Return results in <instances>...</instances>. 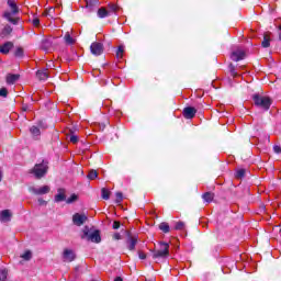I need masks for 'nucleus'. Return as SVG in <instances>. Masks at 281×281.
I'll return each instance as SVG.
<instances>
[{
  "instance_id": "1",
  "label": "nucleus",
  "mask_w": 281,
  "mask_h": 281,
  "mask_svg": "<svg viewBox=\"0 0 281 281\" xmlns=\"http://www.w3.org/2000/svg\"><path fill=\"white\" fill-rule=\"evenodd\" d=\"M83 236H81L82 240H89L90 243H102V237L100 236V231L91 229L89 226H85L82 229Z\"/></svg>"
},
{
  "instance_id": "2",
  "label": "nucleus",
  "mask_w": 281,
  "mask_h": 281,
  "mask_svg": "<svg viewBox=\"0 0 281 281\" xmlns=\"http://www.w3.org/2000/svg\"><path fill=\"white\" fill-rule=\"evenodd\" d=\"M47 170H49V166L47 161L43 160L41 164H36L29 173L34 176L35 179H43L45 175H47Z\"/></svg>"
},
{
  "instance_id": "3",
  "label": "nucleus",
  "mask_w": 281,
  "mask_h": 281,
  "mask_svg": "<svg viewBox=\"0 0 281 281\" xmlns=\"http://www.w3.org/2000/svg\"><path fill=\"white\" fill-rule=\"evenodd\" d=\"M8 5L11 8V11H5L3 13V18L7 19L9 23L16 25V23H19V19L13 16L19 14V7H16V2L14 0H8Z\"/></svg>"
},
{
  "instance_id": "4",
  "label": "nucleus",
  "mask_w": 281,
  "mask_h": 281,
  "mask_svg": "<svg viewBox=\"0 0 281 281\" xmlns=\"http://www.w3.org/2000/svg\"><path fill=\"white\" fill-rule=\"evenodd\" d=\"M252 100L255 102V105L259 106V109H263V111H269V109L271 108V99H269V97L254 94Z\"/></svg>"
},
{
  "instance_id": "5",
  "label": "nucleus",
  "mask_w": 281,
  "mask_h": 281,
  "mask_svg": "<svg viewBox=\"0 0 281 281\" xmlns=\"http://www.w3.org/2000/svg\"><path fill=\"white\" fill-rule=\"evenodd\" d=\"M170 256V245L168 243H160L159 249L154 250L153 258H168Z\"/></svg>"
},
{
  "instance_id": "6",
  "label": "nucleus",
  "mask_w": 281,
  "mask_h": 281,
  "mask_svg": "<svg viewBox=\"0 0 281 281\" xmlns=\"http://www.w3.org/2000/svg\"><path fill=\"white\" fill-rule=\"evenodd\" d=\"M90 52L93 56H102L104 53V44L100 42H93L90 46Z\"/></svg>"
},
{
  "instance_id": "7",
  "label": "nucleus",
  "mask_w": 281,
  "mask_h": 281,
  "mask_svg": "<svg viewBox=\"0 0 281 281\" xmlns=\"http://www.w3.org/2000/svg\"><path fill=\"white\" fill-rule=\"evenodd\" d=\"M50 190L52 188H49V186H44L41 188H36V187L29 188V192H32V194H36V195L49 194Z\"/></svg>"
},
{
  "instance_id": "8",
  "label": "nucleus",
  "mask_w": 281,
  "mask_h": 281,
  "mask_svg": "<svg viewBox=\"0 0 281 281\" xmlns=\"http://www.w3.org/2000/svg\"><path fill=\"white\" fill-rule=\"evenodd\" d=\"M72 223L74 225H77V227H81V225H85V223H87V215L80 213L74 214Z\"/></svg>"
},
{
  "instance_id": "9",
  "label": "nucleus",
  "mask_w": 281,
  "mask_h": 281,
  "mask_svg": "<svg viewBox=\"0 0 281 281\" xmlns=\"http://www.w3.org/2000/svg\"><path fill=\"white\" fill-rule=\"evenodd\" d=\"M245 58V50L243 48H236L231 54V60H234L235 63H238V60H244Z\"/></svg>"
},
{
  "instance_id": "10",
  "label": "nucleus",
  "mask_w": 281,
  "mask_h": 281,
  "mask_svg": "<svg viewBox=\"0 0 281 281\" xmlns=\"http://www.w3.org/2000/svg\"><path fill=\"white\" fill-rule=\"evenodd\" d=\"M63 259L65 262H74V260H76V252L69 248H66L63 252Z\"/></svg>"
},
{
  "instance_id": "11",
  "label": "nucleus",
  "mask_w": 281,
  "mask_h": 281,
  "mask_svg": "<svg viewBox=\"0 0 281 281\" xmlns=\"http://www.w3.org/2000/svg\"><path fill=\"white\" fill-rule=\"evenodd\" d=\"M182 115L186 117V120H192L194 115H196V109L187 106L183 109Z\"/></svg>"
},
{
  "instance_id": "12",
  "label": "nucleus",
  "mask_w": 281,
  "mask_h": 281,
  "mask_svg": "<svg viewBox=\"0 0 281 281\" xmlns=\"http://www.w3.org/2000/svg\"><path fill=\"white\" fill-rule=\"evenodd\" d=\"M12 221V212L10 210H3L0 212V222L10 223Z\"/></svg>"
},
{
  "instance_id": "13",
  "label": "nucleus",
  "mask_w": 281,
  "mask_h": 281,
  "mask_svg": "<svg viewBox=\"0 0 281 281\" xmlns=\"http://www.w3.org/2000/svg\"><path fill=\"white\" fill-rule=\"evenodd\" d=\"M55 203H63V201H67V194L65 189H58L57 194L54 199Z\"/></svg>"
},
{
  "instance_id": "14",
  "label": "nucleus",
  "mask_w": 281,
  "mask_h": 281,
  "mask_svg": "<svg viewBox=\"0 0 281 281\" xmlns=\"http://www.w3.org/2000/svg\"><path fill=\"white\" fill-rule=\"evenodd\" d=\"M14 47V44L12 42H5L0 46V53L1 54H10V49Z\"/></svg>"
},
{
  "instance_id": "15",
  "label": "nucleus",
  "mask_w": 281,
  "mask_h": 281,
  "mask_svg": "<svg viewBox=\"0 0 281 281\" xmlns=\"http://www.w3.org/2000/svg\"><path fill=\"white\" fill-rule=\"evenodd\" d=\"M137 245V237H128L127 239V249H130V251H135V247Z\"/></svg>"
},
{
  "instance_id": "16",
  "label": "nucleus",
  "mask_w": 281,
  "mask_h": 281,
  "mask_svg": "<svg viewBox=\"0 0 281 281\" xmlns=\"http://www.w3.org/2000/svg\"><path fill=\"white\" fill-rule=\"evenodd\" d=\"M36 77L38 78V80H47V78H49V72L47 71V69L37 70Z\"/></svg>"
},
{
  "instance_id": "17",
  "label": "nucleus",
  "mask_w": 281,
  "mask_h": 281,
  "mask_svg": "<svg viewBox=\"0 0 281 281\" xmlns=\"http://www.w3.org/2000/svg\"><path fill=\"white\" fill-rule=\"evenodd\" d=\"M56 9L54 7H50L48 9L45 10V12L43 13L44 16H48L49 19H56Z\"/></svg>"
},
{
  "instance_id": "18",
  "label": "nucleus",
  "mask_w": 281,
  "mask_h": 281,
  "mask_svg": "<svg viewBox=\"0 0 281 281\" xmlns=\"http://www.w3.org/2000/svg\"><path fill=\"white\" fill-rule=\"evenodd\" d=\"M202 199L205 201V203H212L214 201V193L205 192L202 194Z\"/></svg>"
},
{
  "instance_id": "19",
  "label": "nucleus",
  "mask_w": 281,
  "mask_h": 281,
  "mask_svg": "<svg viewBox=\"0 0 281 281\" xmlns=\"http://www.w3.org/2000/svg\"><path fill=\"white\" fill-rule=\"evenodd\" d=\"M97 5H100V0H87L86 7L89 8L91 11H93V8H97Z\"/></svg>"
},
{
  "instance_id": "20",
  "label": "nucleus",
  "mask_w": 281,
  "mask_h": 281,
  "mask_svg": "<svg viewBox=\"0 0 281 281\" xmlns=\"http://www.w3.org/2000/svg\"><path fill=\"white\" fill-rule=\"evenodd\" d=\"M261 45L265 48L270 47V45H271V36H269V33H266L263 35V41H262Z\"/></svg>"
},
{
  "instance_id": "21",
  "label": "nucleus",
  "mask_w": 281,
  "mask_h": 281,
  "mask_svg": "<svg viewBox=\"0 0 281 281\" xmlns=\"http://www.w3.org/2000/svg\"><path fill=\"white\" fill-rule=\"evenodd\" d=\"M20 76L19 75H8L7 76V82L8 85H14V82H16V80H19Z\"/></svg>"
},
{
  "instance_id": "22",
  "label": "nucleus",
  "mask_w": 281,
  "mask_h": 281,
  "mask_svg": "<svg viewBox=\"0 0 281 281\" xmlns=\"http://www.w3.org/2000/svg\"><path fill=\"white\" fill-rule=\"evenodd\" d=\"M97 14L99 19H106V16H109V11L105 8H100Z\"/></svg>"
},
{
  "instance_id": "23",
  "label": "nucleus",
  "mask_w": 281,
  "mask_h": 281,
  "mask_svg": "<svg viewBox=\"0 0 281 281\" xmlns=\"http://www.w3.org/2000/svg\"><path fill=\"white\" fill-rule=\"evenodd\" d=\"M64 40H65L66 45H74V43H76V40H74V37H71L69 32H67L65 34Z\"/></svg>"
},
{
  "instance_id": "24",
  "label": "nucleus",
  "mask_w": 281,
  "mask_h": 281,
  "mask_svg": "<svg viewBox=\"0 0 281 281\" xmlns=\"http://www.w3.org/2000/svg\"><path fill=\"white\" fill-rule=\"evenodd\" d=\"M159 231L164 232V234H168V232H170V225H168L166 222H162L159 224Z\"/></svg>"
},
{
  "instance_id": "25",
  "label": "nucleus",
  "mask_w": 281,
  "mask_h": 281,
  "mask_svg": "<svg viewBox=\"0 0 281 281\" xmlns=\"http://www.w3.org/2000/svg\"><path fill=\"white\" fill-rule=\"evenodd\" d=\"M101 196H102V199H104V201H109V199H111V191L103 188L101 190Z\"/></svg>"
},
{
  "instance_id": "26",
  "label": "nucleus",
  "mask_w": 281,
  "mask_h": 281,
  "mask_svg": "<svg viewBox=\"0 0 281 281\" xmlns=\"http://www.w3.org/2000/svg\"><path fill=\"white\" fill-rule=\"evenodd\" d=\"M246 172H247V170H245V169H237V171L235 172V178L236 179H244Z\"/></svg>"
},
{
  "instance_id": "27",
  "label": "nucleus",
  "mask_w": 281,
  "mask_h": 281,
  "mask_svg": "<svg viewBox=\"0 0 281 281\" xmlns=\"http://www.w3.org/2000/svg\"><path fill=\"white\" fill-rule=\"evenodd\" d=\"M123 57H124V46L121 45L116 50V58L117 60H122Z\"/></svg>"
},
{
  "instance_id": "28",
  "label": "nucleus",
  "mask_w": 281,
  "mask_h": 281,
  "mask_svg": "<svg viewBox=\"0 0 281 281\" xmlns=\"http://www.w3.org/2000/svg\"><path fill=\"white\" fill-rule=\"evenodd\" d=\"M30 133L33 137H38V135H41V130L37 126H32Z\"/></svg>"
},
{
  "instance_id": "29",
  "label": "nucleus",
  "mask_w": 281,
  "mask_h": 281,
  "mask_svg": "<svg viewBox=\"0 0 281 281\" xmlns=\"http://www.w3.org/2000/svg\"><path fill=\"white\" fill-rule=\"evenodd\" d=\"M49 47H52V41H49V40H43V42H42V48L45 49V52H48Z\"/></svg>"
},
{
  "instance_id": "30",
  "label": "nucleus",
  "mask_w": 281,
  "mask_h": 281,
  "mask_svg": "<svg viewBox=\"0 0 281 281\" xmlns=\"http://www.w3.org/2000/svg\"><path fill=\"white\" fill-rule=\"evenodd\" d=\"M76 201H78V195L76 193H72L68 199H66V203H68V205L76 203Z\"/></svg>"
},
{
  "instance_id": "31",
  "label": "nucleus",
  "mask_w": 281,
  "mask_h": 281,
  "mask_svg": "<svg viewBox=\"0 0 281 281\" xmlns=\"http://www.w3.org/2000/svg\"><path fill=\"white\" fill-rule=\"evenodd\" d=\"M5 280H8V270L1 269L0 270V281H5Z\"/></svg>"
},
{
  "instance_id": "32",
  "label": "nucleus",
  "mask_w": 281,
  "mask_h": 281,
  "mask_svg": "<svg viewBox=\"0 0 281 281\" xmlns=\"http://www.w3.org/2000/svg\"><path fill=\"white\" fill-rule=\"evenodd\" d=\"M175 229H177V231H179V232L186 229V223H183V222H177V223H176V226H175Z\"/></svg>"
},
{
  "instance_id": "33",
  "label": "nucleus",
  "mask_w": 281,
  "mask_h": 281,
  "mask_svg": "<svg viewBox=\"0 0 281 281\" xmlns=\"http://www.w3.org/2000/svg\"><path fill=\"white\" fill-rule=\"evenodd\" d=\"M88 179H90V181H93V179H98V171L91 170V171L88 173Z\"/></svg>"
},
{
  "instance_id": "34",
  "label": "nucleus",
  "mask_w": 281,
  "mask_h": 281,
  "mask_svg": "<svg viewBox=\"0 0 281 281\" xmlns=\"http://www.w3.org/2000/svg\"><path fill=\"white\" fill-rule=\"evenodd\" d=\"M21 258H23V260H32V251L26 250L23 255H21Z\"/></svg>"
},
{
  "instance_id": "35",
  "label": "nucleus",
  "mask_w": 281,
  "mask_h": 281,
  "mask_svg": "<svg viewBox=\"0 0 281 281\" xmlns=\"http://www.w3.org/2000/svg\"><path fill=\"white\" fill-rule=\"evenodd\" d=\"M14 56H16V58H23V49L21 47H18L15 49Z\"/></svg>"
},
{
  "instance_id": "36",
  "label": "nucleus",
  "mask_w": 281,
  "mask_h": 281,
  "mask_svg": "<svg viewBox=\"0 0 281 281\" xmlns=\"http://www.w3.org/2000/svg\"><path fill=\"white\" fill-rule=\"evenodd\" d=\"M109 10H111V12H117V10H120V7L117 4H113V3H110L108 5Z\"/></svg>"
},
{
  "instance_id": "37",
  "label": "nucleus",
  "mask_w": 281,
  "mask_h": 281,
  "mask_svg": "<svg viewBox=\"0 0 281 281\" xmlns=\"http://www.w3.org/2000/svg\"><path fill=\"white\" fill-rule=\"evenodd\" d=\"M0 98H8V89L5 88L0 89Z\"/></svg>"
},
{
  "instance_id": "38",
  "label": "nucleus",
  "mask_w": 281,
  "mask_h": 281,
  "mask_svg": "<svg viewBox=\"0 0 281 281\" xmlns=\"http://www.w3.org/2000/svg\"><path fill=\"white\" fill-rule=\"evenodd\" d=\"M124 199V195L122 194V192H117L116 193V203H122Z\"/></svg>"
},
{
  "instance_id": "39",
  "label": "nucleus",
  "mask_w": 281,
  "mask_h": 281,
  "mask_svg": "<svg viewBox=\"0 0 281 281\" xmlns=\"http://www.w3.org/2000/svg\"><path fill=\"white\" fill-rule=\"evenodd\" d=\"M3 34H12V26L10 25L4 26Z\"/></svg>"
},
{
  "instance_id": "40",
  "label": "nucleus",
  "mask_w": 281,
  "mask_h": 281,
  "mask_svg": "<svg viewBox=\"0 0 281 281\" xmlns=\"http://www.w3.org/2000/svg\"><path fill=\"white\" fill-rule=\"evenodd\" d=\"M34 27H38V25H41V20L38 18H34L32 21Z\"/></svg>"
},
{
  "instance_id": "41",
  "label": "nucleus",
  "mask_w": 281,
  "mask_h": 281,
  "mask_svg": "<svg viewBox=\"0 0 281 281\" xmlns=\"http://www.w3.org/2000/svg\"><path fill=\"white\" fill-rule=\"evenodd\" d=\"M231 75L233 76V78H236L238 76V72H236V69L232 65H231Z\"/></svg>"
},
{
  "instance_id": "42",
  "label": "nucleus",
  "mask_w": 281,
  "mask_h": 281,
  "mask_svg": "<svg viewBox=\"0 0 281 281\" xmlns=\"http://www.w3.org/2000/svg\"><path fill=\"white\" fill-rule=\"evenodd\" d=\"M70 142L71 144H78V137L76 135H70Z\"/></svg>"
},
{
  "instance_id": "43",
  "label": "nucleus",
  "mask_w": 281,
  "mask_h": 281,
  "mask_svg": "<svg viewBox=\"0 0 281 281\" xmlns=\"http://www.w3.org/2000/svg\"><path fill=\"white\" fill-rule=\"evenodd\" d=\"M120 226H121L120 222L117 221L113 222V225H112L113 229H120Z\"/></svg>"
},
{
  "instance_id": "44",
  "label": "nucleus",
  "mask_w": 281,
  "mask_h": 281,
  "mask_svg": "<svg viewBox=\"0 0 281 281\" xmlns=\"http://www.w3.org/2000/svg\"><path fill=\"white\" fill-rule=\"evenodd\" d=\"M138 257L140 260H146V254L143 251H138Z\"/></svg>"
},
{
  "instance_id": "45",
  "label": "nucleus",
  "mask_w": 281,
  "mask_h": 281,
  "mask_svg": "<svg viewBox=\"0 0 281 281\" xmlns=\"http://www.w3.org/2000/svg\"><path fill=\"white\" fill-rule=\"evenodd\" d=\"M113 238H114V240H121L122 239V235L120 233H115L113 235Z\"/></svg>"
},
{
  "instance_id": "46",
  "label": "nucleus",
  "mask_w": 281,
  "mask_h": 281,
  "mask_svg": "<svg viewBox=\"0 0 281 281\" xmlns=\"http://www.w3.org/2000/svg\"><path fill=\"white\" fill-rule=\"evenodd\" d=\"M273 150H274V153H277V155H280V153H281V147L278 146V145H276V146L273 147Z\"/></svg>"
},
{
  "instance_id": "47",
  "label": "nucleus",
  "mask_w": 281,
  "mask_h": 281,
  "mask_svg": "<svg viewBox=\"0 0 281 281\" xmlns=\"http://www.w3.org/2000/svg\"><path fill=\"white\" fill-rule=\"evenodd\" d=\"M40 205H47V202L43 199H38Z\"/></svg>"
},
{
  "instance_id": "48",
  "label": "nucleus",
  "mask_w": 281,
  "mask_h": 281,
  "mask_svg": "<svg viewBox=\"0 0 281 281\" xmlns=\"http://www.w3.org/2000/svg\"><path fill=\"white\" fill-rule=\"evenodd\" d=\"M22 111H29L27 105H23V106H22Z\"/></svg>"
},
{
  "instance_id": "49",
  "label": "nucleus",
  "mask_w": 281,
  "mask_h": 281,
  "mask_svg": "<svg viewBox=\"0 0 281 281\" xmlns=\"http://www.w3.org/2000/svg\"><path fill=\"white\" fill-rule=\"evenodd\" d=\"M3 179V171L0 169V181Z\"/></svg>"
},
{
  "instance_id": "50",
  "label": "nucleus",
  "mask_w": 281,
  "mask_h": 281,
  "mask_svg": "<svg viewBox=\"0 0 281 281\" xmlns=\"http://www.w3.org/2000/svg\"><path fill=\"white\" fill-rule=\"evenodd\" d=\"M114 281H123V280H122V277H116V278L114 279Z\"/></svg>"
},
{
  "instance_id": "51",
  "label": "nucleus",
  "mask_w": 281,
  "mask_h": 281,
  "mask_svg": "<svg viewBox=\"0 0 281 281\" xmlns=\"http://www.w3.org/2000/svg\"><path fill=\"white\" fill-rule=\"evenodd\" d=\"M279 41H281V31H280V33H279Z\"/></svg>"
}]
</instances>
